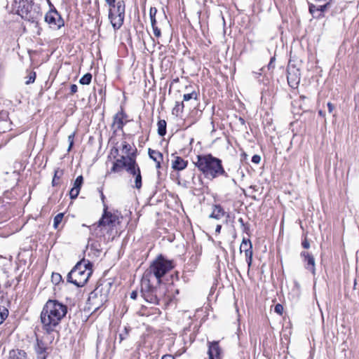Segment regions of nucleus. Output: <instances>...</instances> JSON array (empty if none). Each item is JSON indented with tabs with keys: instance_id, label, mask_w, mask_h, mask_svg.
<instances>
[{
	"instance_id": "nucleus-10",
	"label": "nucleus",
	"mask_w": 359,
	"mask_h": 359,
	"mask_svg": "<svg viewBox=\"0 0 359 359\" xmlns=\"http://www.w3.org/2000/svg\"><path fill=\"white\" fill-rule=\"evenodd\" d=\"M50 9L44 17L45 22L51 29L58 30L65 25V22L54 6L50 4Z\"/></svg>"
},
{
	"instance_id": "nucleus-15",
	"label": "nucleus",
	"mask_w": 359,
	"mask_h": 359,
	"mask_svg": "<svg viewBox=\"0 0 359 359\" xmlns=\"http://www.w3.org/2000/svg\"><path fill=\"white\" fill-rule=\"evenodd\" d=\"M128 116L126 114L123 107H121L119 111H118L113 117V123L111 126L116 127V130H123L124 126L127 123Z\"/></svg>"
},
{
	"instance_id": "nucleus-33",
	"label": "nucleus",
	"mask_w": 359,
	"mask_h": 359,
	"mask_svg": "<svg viewBox=\"0 0 359 359\" xmlns=\"http://www.w3.org/2000/svg\"><path fill=\"white\" fill-rule=\"evenodd\" d=\"M146 307L142 306L140 312L141 313V314L142 316H149L150 314H160L161 313V311L159 309H157V308H155L154 309V311L151 313H147L146 312Z\"/></svg>"
},
{
	"instance_id": "nucleus-38",
	"label": "nucleus",
	"mask_w": 359,
	"mask_h": 359,
	"mask_svg": "<svg viewBox=\"0 0 359 359\" xmlns=\"http://www.w3.org/2000/svg\"><path fill=\"white\" fill-rule=\"evenodd\" d=\"M274 311L279 315H282L283 311V306L280 304H277L274 306Z\"/></svg>"
},
{
	"instance_id": "nucleus-7",
	"label": "nucleus",
	"mask_w": 359,
	"mask_h": 359,
	"mask_svg": "<svg viewBox=\"0 0 359 359\" xmlns=\"http://www.w3.org/2000/svg\"><path fill=\"white\" fill-rule=\"evenodd\" d=\"M92 266L93 264L89 260L81 259L67 274V282L79 287H83L93 273Z\"/></svg>"
},
{
	"instance_id": "nucleus-11",
	"label": "nucleus",
	"mask_w": 359,
	"mask_h": 359,
	"mask_svg": "<svg viewBox=\"0 0 359 359\" xmlns=\"http://www.w3.org/2000/svg\"><path fill=\"white\" fill-rule=\"evenodd\" d=\"M317 3H322V5H314L310 3L309 5V13L314 18H320L324 17L325 11L330 7L332 0H313Z\"/></svg>"
},
{
	"instance_id": "nucleus-64",
	"label": "nucleus",
	"mask_w": 359,
	"mask_h": 359,
	"mask_svg": "<svg viewBox=\"0 0 359 359\" xmlns=\"http://www.w3.org/2000/svg\"><path fill=\"white\" fill-rule=\"evenodd\" d=\"M103 93V90L102 89H100V91H99V93L100 94H102Z\"/></svg>"
},
{
	"instance_id": "nucleus-8",
	"label": "nucleus",
	"mask_w": 359,
	"mask_h": 359,
	"mask_svg": "<svg viewBox=\"0 0 359 359\" xmlns=\"http://www.w3.org/2000/svg\"><path fill=\"white\" fill-rule=\"evenodd\" d=\"M174 267L170 260L164 259L161 255L153 262L149 269L144 273H149V278H156L157 283H161V278Z\"/></svg>"
},
{
	"instance_id": "nucleus-13",
	"label": "nucleus",
	"mask_w": 359,
	"mask_h": 359,
	"mask_svg": "<svg viewBox=\"0 0 359 359\" xmlns=\"http://www.w3.org/2000/svg\"><path fill=\"white\" fill-rule=\"evenodd\" d=\"M177 184L184 187L189 188L190 191L195 196L202 194L206 189L203 181H177Z\"/></svg>"
},
{
	"instance_id": "nucleus-41",
	"label": "nucleus",
	"mask_w": 359,
	"mask_h": 359,
	"mask_svg": "<svg viewBox=\"0 0 359 359\" xmlns=\"http://www.w3.org/2000/svg\"><path fill=\"white\" fill-rule=\"evenodd\" d=\"M261 156L258 154H255L252 157V162L255 164H259L261 161Z\"/></svg>"
},
{
	"instance_id": "nucleus-40",
	"label": "nucleus",
	"mask_w": 359,
	"mask_h": 359,
	"mask_svg": "<svg viewBox=\"0 0 359 359\" xmlns=\"http://www.w3.org/2000/svg\"><path fill=\"white\" fill-rule=\"evenodd\" d=\"M63 171L62 170H55L54 176L53 180H59L62 175Z\"/></svg>"
},
{
	"instance_id": "nucleus-60",
	"label": "nucleus",
	"mask_w": 359,
	"mask_h": 359,
	"mask_svg": "<svg viewBox=\"0 0 359 359\" xmlns=\"http://www.w3.org/2000/svg\"><path fill=\"white\" fill-rule=\"evenodd\" d=\"M59 181H52V185L53 187L57 186L59 184Z\"/></svg>"
},
{
	"instance_id": "nucleus-26",
	"label": "nucleus",
	"mask_w": 359,
	"mask_h": 359,
	"mask_svg": "<svg viewBox=\"0 0 359 359\" xmlns=\"http://www.w3.org/2000/svg\"><path fill=\"white\" fill-rule=\"evenodd\" d=\"M157 13V9L156 7H151L149 10V16L151 20V27H154L156 24V15Z\"/></svg>"
},
{
	"instance_id": "nucleus-20",
	"label": "nucleus",
	"mask_w": 359,
	"mask_h": 359,
	"mask_svg": "<svg viewBox=\"0 0 359 359\" xmlns=\"http://www.w3.org/2000/svg\"><path fill=\"white\" fill-rule=\"evenodd\" d=\"M226 215V212L220 205H214L212 207V212L210 214V217L215 219H219Z\"/></svg>"
},
{
	"instance_id": "nucleus-31",
	"label": "nucleus",
	"mask_w": 359,
	"mask_h": 359,
	"mask_svg": "<svg viewBox=\"0 0 359 359\" xmlns=\"http://www.w3.org/2000/svg\"><path fill=\"white\" fill-rule=\"evenodd\" d=\"M64 217V213H59L55 217L53 220V227L57 229L59 224L61 223Z\"/></svg>"
},
{
	"instance_id": "nucleus-17",
	"label": "nucleus",
	"mask_w": 359,
	"mask_h": 359,
	"mask_svg": "<svg viewBox=\"0 0 359 359\" xmlns=\"http://www.w3.org/2000/svg\"><path fill=\"white\" fill-rule=\"evenodd\" d=\"M34 348L36 354V359H46L48 356V348L42 339L36 338V344Z\"/></svg>"
},
{
	"instance_id": "nucleus-21",
	"label": "nucleus",
	"mask_w": 359,
	"mask_h": 359,
	"mask_svg": "<svg viewBox=\"0 0 359 359\" xmlns=\"http://www.w3.org/2000/svg\"><path fill=\"white\" fill-rule=\"evenodd\" d=\"M148 154L150 158L156 163V168H160L161 162L163 161V157L162 153L149 148Z\"/></svg>"
},
{
	"instance_id": "nucleus-23",
	"label": "nucleus",
	"mask_w": 359,
	"mask_h": 359,
	"mask_svg": "<svg viewBox=\"0 0 359 359\" xmlns=\"http://www.w3.org/2000/svg\"><path fill=\"white\" fill-rule=\"evenodd\" d=\"M83 181H74V187L71 189L69 191V196L72 199H75L77 198L80 189L81 187Z\"/></svg>"
},
{
	"instance_id": "nucleus-5",
	"label": "nucleus",
	"mask_w": 359,
	"mask_h": 359,
	"mask_svg": "<svg viewBox=\"0 0 359 359\" xmlns=\"http://www.w3.org/2000/svg\"><path fill=\"white\" fill-rule=\"evenodd\" d=\"M111 287L110 282L100 281L95 289L90 293L86 309L94 313L101 308L108 301Z\"/></svg>"
},
{
	"instance_id": "nucleus-62",
	"label": "nucleus",
	"mask_w": 359,
	"mask_h": 359,
	"mask_svg": "<svg viewBox=\"0 0 359 359\" xmlns=\"http://www.w3.org/2000/svg\"><path fill=\"white\" fill-rule=\"evenodd\" d=\"M275 60H276V57H275V56H273V57H271L269 62L274 64Z\"/></svg>"
},
{
	"instance_id": "nucleus-51",
	"label": "nucleus",
	"mask_w": 359,
	"mask_h": 359,
	"mask_svg": "<svg viewBox=\"0 0 359 359\" xmlns=\"http://www.w3.org/2000/svg\"><path fill=\"white\" fill-rule=\"evenodd\" d=\"M12 173H13V175L12 176V177H13V178L18 177H19V175H20V172H19V171H17V170H13Z\"/></svg>"
},
{
	"instance_id": "nucleus-27",
	"label": "nucleus",
	"mask_w": 359,
	"mask_h": 359,
	"mask_svg": "<svg viewBox=\"0 0 359 359\" xmlns=\"http://www.w3.org/2000/svg\"><path fill=\"white\" fill-rule=\"evenodd\" d=\"M92 81V74L90 73L85 74L79 80V83L82 85H88Z\"/></svg>"
},
{
	"instance_id": "nucleus-22",
	"label": "nucleus",
	"mask_w": 359,
	"mask_h": 359,
	"mask_svg": "<svg viewBox=\"0 0 359 359\" xmlns=\"http://www.w3.org/2000/svg\"><path fill=\"white\" fill-rule=\"evenodd\" d=\"M187 165V161H184L182 157L177 156L172 162V167L176 170L184 169Z\"/></svg>"
},
{
	"instance_id": "nucleus-54",
	"label": "nucleus",
	"mask_w": 359,
	"mask_h": 359,
	"mask_svg": "<svg viewBox=\"0 0 359 359\" xmlns=\"http://www.w3.org/2000/svg\"><path fill=\"white\" fill-rule=\"evenodd\" d=\"M162 359H175V358L170 355H165L162 357Z\"/></svg>"
},
{
	"instance_id": "nucleus-12",
	"label": "nucleus",
	"mask_w": 359,
	"mask_h": 359,
	"mask_svg": "<svg viewBox=\"0 0 359 359\" xmlns=\"http://www.w3.org/2000/svg\"><path fill=\"white\" fill-rule=\"evenodd\" d=\"M108 206L106 204H104V212L102 217L97 222V227L109 226L110 227L116 226V224L119 223L118 217L109 212Z\"/></svg>"
},
{
	"instance_id": "nucleus-9",
	"label": "nucleus",
	"mask_w": 359,
	"mask_h": 359,
	"mask_svg": "<svg viewBox=\"0 0 359 359\" xmlns=\"http://www.w3.org/2000/svg\"><path fill=\"white\" fill-rule=\"evenodd\" d=\"M125 3L123 1H118L116 8H109V19L114 29H118L123 25L125 17Z\"/></svg>"
},
{
	"instance_id": "nucleus-36",
	"label": "nucleus",
	"mask_w": 359,
	"mask_h": 359,
	"mask_svg": "<svg viewBox=\"0 0 359 359\" xmlns=\"http://www.w3.org/2000/svg\"><path fill=\"white\" fill-rule=\"evenodd\" d=\"M129 330L127 327H124L123 330L118 334L119 342L121 343L123 340L127 338L128 335Z\"/></svg>"
},
{
	"instance_id": "nucleus-50",
	"label": "nucleus",
	"mask_w": 359,
	"mask_h": 359,
	"mask_svg": "<svg viewBox=\"0 0 359 359\" xmlns=\"http://www.w3.org/2000/svg\"><path fill=\"white\" fill-rule=\"evenodd\" d=\"M245 260H246V262L248 264V269L250 268L251 265H252V257H248V258H245Z\"/></svg>"
},
{
	"instance_id": "nucleus-34",
	"label": "nucleus",
	"mask_w": 359,
	"mask_h": 359,
	"mask_svg": "<svg viewBox=\"0 0 359 359\" xmlns=\"http://www.w3.org/2000/svg\"><path fill=\"white\" fill-rule=\"evenodd\" d=\"M62 276L60 273H53L51 276V280L53 283H54L55 285H57L58 283H60V281H62Z\"/></svg>"
},
{
	"instance_id": "nucleus-19",
	"label": "nucleus",
	"mask_w": 359,
	"mask_h": 359,
	"mask_svg": "<svg viewBox=\"0 0 359 359\" xmlns=\"http://www.w3.org/2000/svg\"><path fill=\"white\" fill-rule=\"evenodd\" d=\"M8 359H29V358L24 350L12 349L9 351Z\"/></svg>"
},
{
	"instance_id": "nucleus-45",
	"label": "nucleus",
	"mask_w": 359,
	"mask_h": 359,
	"mask_svg": "<svg viewBox=\"0 0 359 359\" xmlns=\"http://www.w3.org/2000/svg\"><path fill=\"white\" fill-rule=\"evenodd\" d=\"M77 90H78V87L76 84H72L70 86V93L71 94H74L77 92Z\"/></svg>"
},
{
	"instance_id": "nucleus-42",
	"label": "nucleus",
	"mask_w": 359,
	"mask_h": 359,
	"mask_svg": "<svg viewBox=\"0 0 359 359\" xmlns=\"http://www.w3.org/2000/svg\"><path fill=\"white\" fill-rule=\"evenodd\" d=\"M302 245L305 249H309L310 248V243L309 242L308 239L305 238L302 242Z\"/></svg>"
},
{
	"instance_id": "nucleus-30",
	"label": "nucleus",
	"mask_w": 359,
	"mask_h": 359,
	"mask_svg": "<svg viewBox=\"0 0 359 359\" xmlns=\"http://www.w3.org/2000/svg\"><path fill=\"white\" fill-rule=\"evenodd\" d=\"M198 97V93L195 90L192 91L190 93H187L183 95V101H189L190 100H197Z\"/></svg>"
},
{
	"instance_id": "nucleus-39",
	"label": "nucleus",
	"mask_w": 359,
	"mask_h": 359,
	"mask_svg": "<svg viewBox=\"0 0 359 359\" xmlns=\"http://www.w3.org/2000/svg\"><path fill=\"white\" fill-rule=\"evenodd\" d=\"M154 34L156 37L158 38L161 36V29L156 26V24L154 27H152Z\"/></svg>"
},
{
	"instance_id": "nucleus-4",
	"label": "nucleus",
	"mask_w": 359,
	"mask_h": 359,
	"mask_svg": "<svg viewBox=\"0 0 359 359\" xmlns=\"http://www.w3.org/2000/svg\"><path fill=\"white\" fill-rule=\"evenodd\" d=\"M149 273H144L141 280L140 292L144 299L151 304L158 305L166 294V288L156 283L154 285L152 279L149 277Z\"/></svg>"
},
{
	"instance_id": "nucleus-57",
	"label": "nucleus",
	"mask_w": 359,
	"mask_h": 359,
	"mask_svg": "<svg viewBox=\"0 0 359 359\" xmlns=\"http://www.w3.org/2000/svg\"><path fill=\"white\" fill-rule=\"evenodd\" d=\"M318 114H319V116H320L322 117H325V113L323 110H319Z\"/></svg>"
},
{
	"instance_id": "nucleus-58",
	"label": "nucleus",
	"mask_w": 359,
	"mask_h": 359,
	"mask_svg": "<svg viewBox=\"0 0 359 359\" xmlns=\"http://www.w3.org/2000/svg\"><path fill=\"white\" fill-rule=\"evenodd\" d=\"M250 227L248 224H245V226H243V231L245 233H248V231L249 230Z\"/></svg>"
},
{
	"instance_id": "nucleus-16",
	"label": "nucleus",
	"mask_w": 359,
	"mask_h": 359,
	"mask_svg": "<svg viewBox=\"0 0 359 359\" xmlns=\"http://www.w3.org/2000/svg\"><path fill=\"white\" fill-rule=\"evenodd\" d=\"M300 256L302 258H303V261L305 263V269L310 271L313 275H315L316 262L314 257L311 254L306 251H302L300 253Z\"/></svg>"
},
{
	"instance_id": "nucleus-55",
	"label": "nucleus",
	"mask_w": 359,
	"mask_h": 359,
	"mask_svg": "<svg viewBox=\"0 0 359 359\" xmlns=\"http://www.w3.org/2000/svg\"><path fill=\"white\" fill-rule=\"evenodd\" d=\"M238 222L241 224L242 226H245V224L244 222V220L243 218H239L238 219Z\"/></svg>"
},
{
	"instance_id": "nucleus-6",
	"label": "nucleus",
	"mask_w": 359,
	"mask_h": 359,
	"mask_svg": "<svg viewBox=\"0 0 359 359\" xmlns=\"http://www.w3.org/2000/svg\"><path fill=\"white\" fill-rule=\"evenodd\" d=\"M16 13L23 20L38 25L41 18V7L32 0H14Z\"/></svg>"
},
{
	"instance_id": "nucleus-53",
	"label": "nucleus",
	"mask_w": 359,
	"mask_h": 359,
	"mask_svg": "<svg viewBox=\"0 0 359 359\" xmlns=\"http://www.w3.org/2000/svg\"><path fill=\"white\" fill-rule=\"evenodd\" d=\"M238 121H239V122L241 123V125H243V126L245 125V119L243 118L239 117Z\"/></svg>"
},
{
	"instance_id": "nucleus-43",
	"label": "nucleus",
	"mask_w": 359,
	"mask_h": 359,
	"mask_svg": "<svg viewBox=\"0 0 359 359\" xmlns=\"http://www.w3.org/2000/svg\"><path fill=\"white\" fill-rule=\"evenodd\" d=\"M355 109L359 110V93L354 97Z\"/></svg>"
},
{
	"instance_id": "nucleus-46",
	"label": "nucleus",
	"mask_w": 359,
	"mask_h": 359,
	"mask_svg": "<svg viewBox=\"0 0 359 359\" xmlns=\"http://www.w3.org/2000/svg\"><path fill=\"white\" fill-rule=\"evenodd\" d=\"M327 105L328 112H329L330 114L332 113V112H333V111H334V109H335L334 105L332 103H331V102H328V103L327 104Z\"/></svg>"
},
{
	"instance_id": "nucleus-37",
	"label": "nucleus",
	"mask_w": 359,
	"mask_h": 359,
	"mask_svg": "<svg viewBox=\"0 0 359 359\" xmlns=\"http://www.w3.org/2000/svg\"><path fill=\"white\" fill-rule=\"evenodd\" d=\"M74 136H75V132L72 133V134H70L68 136V142H69V147L67 149L68 151H69L72 149V148L74 145Z\"/></svg>"
},
{
	"instance_id": "nucleus-49",
	"label": "nucleus",
	"mask_w": 359,
	"mask_h": 359,
	"mask_svg": "<svg viewBox=\"0 0 359 359\" xmlns=\"http://www.w3.org/2000/svg\"><path fill=\"white\" fill-rule=\"evenodd\" d=\"M130 298L132 299H136L137 297V291L136 290H134L131 293H130Z\"/></svg>"
},
{
	"instance_id": "nucleus-1",
	"label": "nucleus",
	"mask_w": 359,
	"mask_h": 359,
	"mask_svg": "<svg viewBox=\"0 0 359 359\" xmlns=\"http://www.w3.org/2000/svg\"><path fill=\"white\" fill-rule=\"evenodd\" d=\"M67 313V306L55 299H48L43 306L40 318L43 329L50 334L56 331Z\"/></svg>"
},
{
	"instance_id": "nucleus-56",
	"label": "nucleus",
	"mask_w": 359,
	"mask_h": 359,
	"mask_svg": "<svg viewBox=\"0 0 359 359\" xmlns=\"http://www.w3.org/2000/svg\"><path fill=\"white\" fill-rule=\"evenodd\" d=\"M274 67H275L274 64H273V63L269 62L268 64V69H269V70L273 69L274 68Z\"/></svg>"
},
{
	"instance_id": "nucleus-28",
	"label": "nucleus",
	"mask_w": 359,
	"mask_h": 359,
	"mask_svg": "<svg viewBox=\"0 0 359 359\" xmlns=\"http://www.w3.org/2000/svg\"><path fill=\"white\" fill-rule=\"evenodd\" d=\"M184 107V104L183 102H177L175 107L172 109V114L177 116L179 115V114L182 113Z\"/></svg>"
},
{
	"instance_id": "nucleus-2",
	"label": "nucleus",
	"mask_w": 359,
	"mask_h": 359,
	"mask_svg": "<svg viewBox=\"0 0 359 359\" xmlns=\"http://www.w3.org/2000/svg\"><path fill=\"white\" fill-rule=\"evenodd\" d=\"M120 149L123 155L113 163L111 172H119L126 169L128 173L135 177V180H142L140 170L136 162L137 148L123 140L120 145Z\"/></svg>"
},
{
	"instance_id": "nucleus-18",
	"label": "nucleus",
	"mask_w": 359,
	"mask_h": 359,
	"mask_svg": "<svg viewBox=\"0 0 359 359\" xmlns=\"http://www.w3.org/2000/svg\"><path fill=\"white\" fill-rule=\"evenodd\" d=\"M208 354V359H220L221 348L217 341L209 343Z\"/></svg>"
},
{
	"instance_id": "nucleus-29",
	"label": "nucleus",
	"mask_w": 359,
	"mask_h": 359,
	"mask_svg": "<svg viewBox=\"0 0 359 359\" xmlns=\"http://www.w3.org/2000/svg\"><path fill=\"white\" fill-rule=\"evenodd\" d=\"M119 150L120 146H118V143H116V145L111 149L109 156H112L113 158L116 161V159L118 158V156H119Z\"/></svg>"
},
{
	"instance_id": "nucleus-48",
	"label": "nucleus",
	"mask_w": 359,
	"mask_h": 359,
	"mask_svg": "<svg viewBox=\"0 0 359 359\" xmlns=\"http://www.w3.org/2000/svg\"><path fill=\"white\" fill-rule=\"evenodd\" d=\"M98 191L100 193V197H101V199L102 201V203H103V205L105 204L104 203V199H105V196L103 194V191H102V188H98Z\"/></svg>"
},
{
	"instance_id": "nucleus-25",
	"label": "nucleus",
	"mask_w": 359,
	"mask_h": 359,
	"mask_svg": "<svg viewBox=\"0 0 359 359\" xmlns=\"http://www.w3.org/2000/svg\"><path fill=\"white\" fill-rule=\"evenodd\" d=\"M252 249V245L250 239H247L243 238L242 241V243L240 246V251L242 252L243 251H245V250H250Z\"/></svg>"
},
{
	"instance_id": "nucleus-44",
	"label": "nucleus",
	"mask_w": 359,
	"mask_h": 359,
	"mask_svg": "<svg viewBox=\"0 0 359 359\" xmlns=\"http://www.w3.org/2000/svg\"><path fill=\"white\" fill-rule=\"evenodd\" d=\"M244 252H245V258L252 257V256H253L252 249L245 250Z\"/></svg>"
},
{
	"instance_id": "nucleus-24",
	"label": "nucleus",
	"mask_w": 359,
	"mask_h": 359,
	"mask_svg": "<svg viewBox=\"0 0 359 359\" xmlns=\"http://www.w3.org/2000/svg\"><path fill=\"white\" fill-rule=\"evenodd\" d=\"M158 134L163 137L166 134V121L165 120H160L158 122Z\"/></svg>"
},
{
	"instance_id": "nucleus-63",
	"label": "nucleus",
	"mask_w": 359,
	"mask_h": 359,
	"mask_svg": "<svg viewBox=\"0 0 359 359\" xmlns=\"http://www.w3.org/2000/svg\"><path fill=\"white\" fill-rule=\"evenodd\" d=\"M76 180H83V177L82 175H79L76 178Z\"/></svg>"
},
{
	"instance_id": "nucleus-59",
	"label": "nucleus",
	"mask_w": 359,
	"mask_h": 359,
	"mask_svg": "<svg viewBox=\"0 0 359 359\" xmlns=\"http://www.w3.org/2000/svg\"><path fill=\"white\" fill-rule=\"evenodd\" d=\"M107 4L109 6L110 8H114L115 9L116 4V2L113 3V4Z\"/></svg>"
},
{
	"instance_id": "nucleus-3",
	"label": "nucleus",
	"mask_w": 359,
	"mask_h": 359,
	"mask_svg": "<svg viewBox=\"0 0 359 359\" xmlns=\"http://www.w3.org/2000/svg\"><path fill=\"white\" fill-rule=\"evenodd\" d=\"M194 163L196 167L208 178H217L220 176L227 177L221 159L211 154L198 155Z\"/></svg>"
},
{
	"instance_id": "nucleus-32",
	"label": "nucleus",
	"mask_w": 359,
	"mask_h": 359,
	"mask_svg": "<svg viewBox=\"0 0 359 359\" xmlns=\"http://www.w3.org/2000/svg\"><path fill=\"white\" fill-rule=\"evenodd\" d=\"M36 72H30L27 76H26V81L25 84L29 85L30 83H32L34 82L36 79Z\"/></svg>"
},
{
	"instance_id": "nucleus-52",
	"label": "nucleus",
	"mask_w": 359,
	"mask_h": 359,
	"mask_svg": "<svg viewBox=\"0 0 359 359\" xmlns=\"http://www.w3.org/2000/svg\"><path fill=\"white\" fill-rule=\"evenodd\" d=\"M221 229H222V226L221 225H219V224L217 225L216 229H215V232L217 233H219L220 231H221Z\"/></svg>"
},
{
	"instance_id": "nucleus-47",
	"label": "nucleus",
	"mask_w": 359,
	"mask_h": 359,
	"mask_svg": "<svg viewBox=\"0 0 359 359\" xmlns=\"http://www.w3.org/2000/svg\"><path fill=\"white\" fill-rule=\"evenodd\" d=\"M142 181H135V184H132L131 187L133 188H136L137 189H140L142 187Z\"/></svg>"
},
{
	"instance_id": "nucleus-61",
	"label": "nucleus",
	"mask_w": 359,
	"mask_h": 359,
	"mask_svg": "<svg viewBox=\"0 0 359 359\" xmlns=\"http://www.w3.org/2000/svg\"><path fill=\"white\" fill-rule=\"evenodd\" d=\"M107 4H113L116 2V0H105Z\"/></svg>"
},
{
	"instance_id": "nucleus-35",
	"label": "nucleus",
	"mask_w": 359,
	"mask_h": 359,
	"mask_svg": "<svg viewBox=\"0 0 359 359\" xmlns=\"http://www.w3.org/2000/svg\"><path fill=\"white\" fill-rule=\"evenodd\" d=\"M257 184H251L250 189H252L255 192H259L262 194L264 191V187L259 184V181H257Z\"/></svg>"
},
{
	"instance_id": "nucleus-14",
	"label": "nucleus",
	"mask_w": 359,
	"mask_h": 359,
	"mask_svg": "<svg viewBox=\"0 0 359 359\" xmlns=\"http://www.w3.org/2000/svg\"><path fill=\"white\" fill-rule=\"evenodd\" d=\"M287 79L289 86L292 88H297L300 82V71L294 65H288Z\"/></svg>"
}]
</instances>
